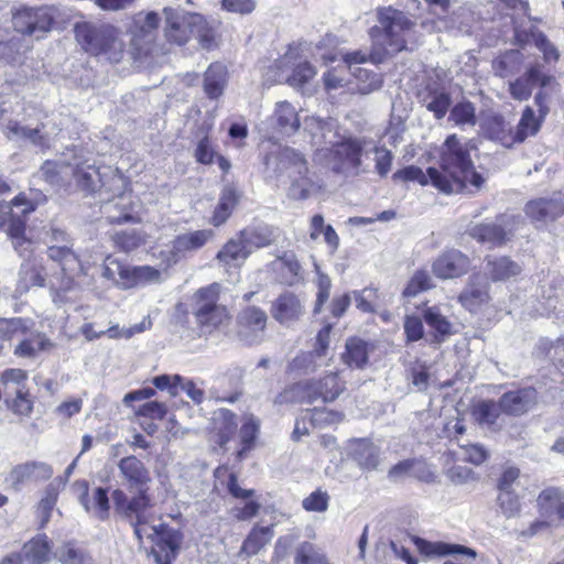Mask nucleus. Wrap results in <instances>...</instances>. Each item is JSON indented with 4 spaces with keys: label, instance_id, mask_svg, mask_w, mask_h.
<instances>
[{
    "label": "nucleus",
    "instance_id": "nucleus-53",
    "mask_svg": "<svg viewBox=\"0 0 564 564\" xmlns=\"http://www.w3.org/2000/svg\"><path fill=\"white\" fill-rule=\"evenodd\" d=\"M327 359L312 351H303L299 354L290 364V368L295 371L303 373H312L317 371L319 368L327 366Z\"/></svg>",
    "mask_w": 564,
    "mask_h": 564
},
{
    "label": "nucleus",
    "instance_id": "nucleus-58",
    "mask_svg": "<svg viewBox=\"0 0 564 564\" xmlns=\"http://www.w3.org/2000/svg\"><path fill=\"white\" fill-rule=\"evenodd\" d=\"M340 137L336 130V123L333 120H328L325 128L315 139L313 147L316 148L317 152L323 154L325 158L329 153V150L340 141Z\"/></svg>",
    "mask_w": 564,
    "mask_h": 564
},
{
    "label": "nucleus",
    "instance_id": "nucleus-12",
    "mask_svg": "<svg viewBox=\"0 0 564 564\" xmlns=\"http://www.w3.org/2000/svg\"><path fill=\"white\" fill-rule=\"evenodd\" d=\"M54 22V9L50 7L22 8L12 17L13 28L21 34L46 33Z\"/></svg>",
    "mask_w": 564,
    "mask_h": 564
},
{
    "label": "nucleus",
    "instance_id": "nucleus-43",
    "mask_svg": "<svg viewBox=\"0 0 564 564\" xmlns=\"http://www.w3.org/2000/svg\"><path fill=\"white\" fill-rule=\"evenodd\" d=\"M241 237L245 239L250 252L253 248H263L273 243L278 238V228L263 225L253 229H245Z\"/></svg>",
    "mask_w": 564,
    "mask_h": 564
},
{
    "label": "nucleus",
    "instance_id": "nucleus-20",
    "mask_svg": "<svg viewBox=\"0 0 564 564\" xmlns=\"http://www.w3.org/2000/svg\"><path fill=\"white\" fill-rule=\"evenodd\" d=\"M214 237L212 229H200L177 235L172 242L174 262L203 248Z\"/></svg>",
    "mask_w": 564,
    "mask_h": 564
},
{
    "label": "nucleus",
    "instance_id": "nucleus-62",
    "mask_svg": "<svg viewBox=\"0 0 564 564\" xmlns=\"http://www.w3.org/2000/svg\"><path fill=\"white\" fill-rule=\"evenodd\" d=\"M433 286L430 274L424 270L416 271L410 279L408 285L403 290V296L414 297L419 293L426 291Z\"/></svg>",
    "mask_w": 564,
    "mask_h": 564
},
{
    "label": "nucleus",
    "instance_id": "nucleus-9",
    "mask_svg": "<svg viewBox=\"0 0 564 564\" xmlns=\"http://www.w3.org/2000/svg\"><path fill=\"white\" fill-rule=\"evenodd\" d=\"M219 289L218 283H213L195 293L197 322L209 330L226 326L230 318L227 308L217 304Z\"/></svg>",
    "mask_w": 564,
    "mask_h": 564
},
{
    "label": "nucleus",
    "instance_id": "nucleus-46",
    "mask_svg": "<svg viewBox=\"0 0 564 564\" xmlns=\"http://www.w3.org/2000/svg\"><path fill=\"white\" fill-rule=\"evenodd\" d=\"M61 564H93L89 554L74 542L62 544L54 553Z\"/></svg>",
    "mask_w": 564,
    "mask_h": 564
},
{
    "label": "nucleus",
    "instance_id": "nucleus-5",
    "mask_svg": "<svg viewBox=\"0 0 564 564\" xmlns=\"http://www.w3.org/2000/svg\"><path fill=\"white\" fill-rule=\"evenodd\" d=\"M344 390L345 382L339 379L338 373L329 372L323 379L304 380L288 387L275 397L274 403H326L336 400Z\"/></svg>",
    "mask_w": 564,
    "mask_h": 564
},
{
    "label": "nucleus",
    "instance_id": "nucleus-60",
    "mask_svg": "<svg viewBox=\"0 0 564 564\" xmlns=\"http://www.w3.org/2000/svg\"><path fill=\"white\" fill-rule=\"evenodd\" d=\"M291 185L289 187V197L296 200L306 199L314 185L307 173L290 174Z\"/></svg>",
    "mask_w": 564,
    "mask_h": 564
},
{
    "label": "nucleus",
    "instance_id": "nucleus-51",
    "mask_svg": "<svg viewBox=\"0 0 564 564\" xmlns=\"http://www.w3.org/2000/svg\"><path fill=\"white\" fill-rule=\"evenodd\" d=\"M273 536L271 527H256L245 540L241 552L247 555L257 554Z\"/></svg>",
    "mask_w": 564,
    "mask_h": 564
},
{
    "label": "nucleus",
    "instance_id": "nucleus-4",
    "mask_svg": "<svg viewBox=\"0 0 564 564\" xmlns=\"http://www.w3.org/2000/svg\"><path fill=\"white\" fill-rule=\"evenodd\" d=\"M380 26L370 29L372 43L382 51L384 56L394 55L406 46V34L412 30L414 23L406 18L404 12L392 7L378 10Z\"/></svg>",
    "mask_w": 564,
    "mask_h": 564
},
{
    "label": "nucleus",
    "instance_id": "nucleus-44",
    "mask_svg": "<svg viewBox=\"0 0 564 564\" xmlns=\"http://www.w3.org/2000/svg\"><path fill=\"white\" fill-rule=\"evenodd\" d=\"M279 173L288 172L290 174L307 173L308 166L305 158L292 148H284L278 155Z\"/></svg>",
    "mask_w": 564,
    "mask_h": 564
},
{
    "label": "nucleus",
    "instance_id": "nucleus-38",
    "mask_svg": "<svg viewBox=\"0 0 564 564\" xmlns=\"http://www.w3.org/2000/svg\"><path fill=\"white\" fill-rule=\"evenodd\" d=\"M241 232L238 238L230 239L217 253L216 258L226 265H238L250 254Z\"/></svg>",
    "mask_w": 564,
    "mask_h": 564
},
{
    "label": "nucleus",
    "instance_id": "nucleus-56",
    "mask_svg": "<svg viewBox=\"0 0 564 564\" xmlns=\"http://www.w3.org/2000/svg\"><path fill=\"white\" fill-rule=\"evenodd\" d=\"M448 120L459 127H474L477 121L476 108L470 101L458 102L452 108Z\"/></svg>",
    "mask_w": 564,
    "mask_h": 564
},
{
    "label": "nucleus",
    "instance_id": "nucleus-2",
    "mask_svg": "<svg viewBox=\"0 0 564 564\" xmlns=\"http://www.w3.org/2000/svg\"><path fill=\"white\" fill-rule=\"evenodd\" d=\"M40 174L47 183L57 186L68 185L74 180L80 189L88 193L106 186L95 161L78 148L68 149L59 161H45Z\"/></svg>",
    "mask_w": 564,
    "mask_h": 564
},
{
    "label": "nucleus",
    "instance_id": "nucleus-16",
    "mask_svg": "<svg viewBox=\"0 0 564 564\" xmlns=\"http://www.w3.org/2000/svg\"><path fill=\"white\" fill-rule=\"evenodd\" d=\"M165 17L164 34L169 42L184 45L194 35L196 13L180 12L172 8L163 10Z\"/></svg>",
    "mask_w": 564,
    "mask_h": 564
},
{
    "label": "nucleus",
    "instance_id": "nucleus-36",
    "mask_svg": "<svg viewBox=\"0 0 564 564\" xmlns=\"http://www.w3.org/2000/svg\"><path fill=\"white\" fill-rule=\"evenodd\" d=\"M421 102L426 109L434 113L436 119H442L451 106V96L444 89L427 86L425 91L420 95Z\"/></svg>",
    "mask_w": 564,
    "mask_h": 564
},
{
    "label": "nucleus",
    "instance_id": "nucleus-22",
    "mask_svg": "<svg viewBox=\"0 0 564 564\" xmlns=\"http://www.w3.org/2000/svg\"><path fill=\"white\" fill-rule=\"evenodd\" d=\"M411 541L417 549L421 555L426 557L446 556V555H463L470 558L476 557V551L460 545L446 542H431L423 538L412 535Z\"/></svg>",
    "mask_w": 564,
    "mask_h": 564
},
{
    "label": "nucleus",
    "instance_id": "nucleus-54",
    "mask_svg": "<svg viewBox=\"0 0 564 564\" xmlns=\"http://www.w3.org/2000/svg\"><path fill=\"white\" fill-rule=\"evenodd\" d=\"M194 19V35L197 37L199 45L205 50H212L216 46V30L205 19L204 15L196 13Z\"/></svg>",
    "mask_w": 564,
    "mask_h": 564
},
{
    "label": "nucleus",
    "instance_id": "nucleus-27",
    "mask_svg": "<svg viewBox=\"0 0 564 564\" xmlns=\"http://www.w3.org/2000/svg\"><path fill=\"white\" fill-rule=\"evenodd\" d=\"M47 256L61 265V269L67 278L66 290L73 285V275L82 270L80 261L77 254L68 246H50Z\"/></svg>",
    "mask_w": 564,
    "mask_h": 564
},
{
    "label": "nucleus",
    "instance_id": "nucleus-13",
    "mask_svg": "<svg viewBox=\"0 0 564 564\" xmlns=\"http://www.w3.org/2000/svg\"><path fill=\"white\" fill-rule=\"evenodd\" d=\"M267 313L256 306H248L237 316V337L247 345L260 344L267 327Z\"/></svg>",
    "mask_w": 564,
    "mask_h": 564
},
{
    "label": "nucleus",
    "instance_id": "nucleus-28",
    "mask_svg": "<svg viewBox=\"0 0 564 564\" xmlns=\"http://www.w3.org/2000/svg\"><path fill=\"white\" fill-rule=\"evenodd\" d=\"M19 554L25 564H47L52 555L51 541L45 534H37L23 545Z\"/></svg>",
    "mask_w": 564,
    "mask_h": 564
},
{
    "label": "nucleus",
    "instance_id": "nucleus-30",
    "mask_svg": "<svg viewBox=\"0 0 564 564\" xmlns=\"http://www.w3.org/2000/svg\"><path fill=\"white\" fill-rule=\"evenodd\" d=\"M522 267L510 257H487L486 272L494 282L507 281L521 273Z\"/></svg>",
    "mask_w": 564,
    "mask_h": 564
},
{
    "label": "nucleus",
    "instance_id": "nucleus-39",
    "mask_svg": "<svg viewBox=\"0 0 564 564\" xmlns=\"http://www.w3.org/2000/svg\"><path fill=\"white\" fill-rule=\"evenodd\" d=\"M523 54L519 50H509L492 61V69L496 76L508 77L520 72L523 65Z\"/></svg>",
    "mask_w": 564,
    "mask_h": 564
},
{
    "label": "nucleus",
    "instance_id": "nucleus-32",
    "mask_svg": "<svg viewBox=\"0 0 564 564\" xmlns=\"http://www.w3.org/2000/svg\"><path fill=\"white\" fill-rule=\"evenodd\" d=\"M213 432L217 436L219 446H225L237 432L236 414L227 409H218L212 417Z\"/></svg>",
    "mask_w": 564,
    "mask_h": 564
},
{
    "label": "nucleus",
    "instance_id": "nucleus-42",
    "mask_svg": "<svg viewBox=\"0 0 564 564\" xmlns=\"http://www.w3.org/2000/svg\"><path fill=\"white\" fill-rule=\"evenodd\" d=\"M239 199V195L232 185L224 187L218 204L214 210L212 217V224L216 227L226 223L236 207Z\"/></svg>",
    "mask_w": 564,
    "mask_h": 564
},
{
    "label": "nucleus",
    "instance_id": "nucleus-35",
    "mask_svg": "<svg viewBox=\"0 0 564 564\" xmlns=\"http://www.w3.org/2000/svg\"><path fill=\"white\" fill-rule=\"evenodd\" d=\"M228 72L221 63L210 64L204 74L203 87L205 94L210 99H216L223 95L227 85Z\"/></svg>",
    "mask_w": 564,
    "mask_h": 564
},
{
    "label": "nucleus",
    "instance_id": "nucleus-37",
    "mask_svg": "<svg viewBox=\"0 0 564 564\" xmlns=\"http://www.w3.org/2000/svg\"><path fill=\"white\" fill-rule=\"evenodd\" d=\"M272 119L280 132L285 135L295 133L300 128L299 113L288 101H280L275 105Z\"/></svg>",
    "mask_w": 564,
    "mask_h": 564
},
{
    "label": "nucleus",
    "instance_id": "nucleus-52",
    "mask_svg": "<svg viewBox=\"0 0 564 564\" xmlns=\"http://www.w3.org/2000/svg\"><path fill=\"white\" fill-rule=\"evenodd\" d=\"M500 411L499 402L482 400L473 406V416L479 425L492 427L497 423Z\"/></svg>",
    "mask_w": 564,
    "mask_h": 564
},
{
    "label": "nucleus",
    "instance_id": "nucleus-45",
    "mask_svg": "<svg viewBox=\"0 0 564 564\" xmlns=\"http://www.w3.org/2000/svg\"><path fill=\"white\" fill-rule=\"evenodd\" d=\"M477 280L478 278H473L459 295V302L469 311H474L489 299L487 285L478 283Z\"/></svg>",
    "mask_w": 564,
    "mask_h": 564
},
{
    "label": "nucleus",
    "instance_id": "nucleus-33",
    "mask_svg": "<svg viewBox=\"0 0 564 564\" xmlns=\"http://www.w3.org/2000/svg\"><path fill=\"white\" fill-rule=\"evenodd\" d=\"M372 349L373 347L370 344L360 338H348L341 360L349 368L362 369L368 364L369 354Z\"/></svg>",
    "mask_w": 564,
    "mask_h": 564
},
{
    "label": "nucleus",
    "instance_id": "nucleus-40",
    "mask_svg": "<svg viewBox=\"0 0 564 564\" xmlns=\"http://www.w3.org/2000/svg\"><path fill=\"white\" fill-rule=\"evenodd\" d=\"M272 269L278 272L280 283L294 284L301 272V264L293 253H284L272 262Z\"/></svg>",
    "mask_w": 564,
    "mask_h": 564
},
{
    "label": "nucleus",
    "instance_id": "nucleus-47",
    "mask_svg": "<svg viewBox=\"0 0 564 564\" xmlns=\"http://www.w3.org/2000/svg\"><path fill=\"white\" fill-rule=\"evenodd\" d=\"M543 120L544 119H541L540 117L536 118L534 110L530 106H527L516 130L513 131L516 143H521L528 137L536 134Z\"/></svg>",
    "mask_w": 564,
    "mask_h": 564
},
{
    "label": "nucleus",
    "instance_id": "nucleus-63",
    "mask_svg": "<svg viewBox=\"0 0 564 564\" xmlns=\"http://www.w3.org/2000/svg\"><path fill=\"white\" fill-rule=\"evenodd\" d=\"M315 75V67L305 61L294 66L292 74L286 77V82L292 87H301L314 78Z\"/></svg>",
    "mask_w": 564,
    "mask_h": 564
},
{
    "label": "nucleus",
    "instance_id": "nucleus-6",
    "mask_svg": "<svg viewBox=\"0 0 564 564\" xmlns=\"http://www.w3.org/2000/svg\"><path fill=\"white\" fill-rule=\"evenodd\" d=\"M75 35L80 46L91 55L110 63H118L123 57L124 44L112 25L80 23L75 26Z\"/></svg>",
    "mask_w": 564,
    "mask_h": 564
},
{
    "label": "nucleus",
    "instance_id": "nucleus-64",
    "mask_svg": "<svg viewBox=\"0 0 564 564\" xmlns=\"http://www.w3.org/2000/svg\"><path fill=\"white\" fill-rule=\"evenodd\" d=\"M539 503L543 508H555L558 518L564 521V496L556 488H547L539 496Z\"/></svg>",
    "mask_w": 564,
    "mask_h": 564
},
{
    "label": "nucleus",
    "instance_id": "nucleus-21",
    "mask_svg": "<svg viewBox=\"0 0 564 564\" xmlns=\"http://www.w3.org/2000/svg\"><path fill=\"white\" fill-rule=\"evenodd\" d=\"M161 22V18L156 12H139L133 17L130 29L131 42L138 50H142L143 45L150 44L154 40L155 32Z\"/></svg>",
    "mask_w": 564,
    "mask_h": 564
},
{
    "label": "nucleus",
    "instance_id": "nucleus-24",
    "mask_svg": "<svg viewBox=\"0 0 564 564\" xmlns=\"http://www.w3.org/2000/svg\"><path fill=\"white\" fill-rule=\"evenodd\" d=\"M270 312L280 324L290 325L303 315L304 308L295 294L285 292L272 303Z\"/></svg>",
    "mask_w": 564,
    "mask_h": 564
},
{
    "label": "nucleus",
    "instance_id": "nucleus-15",
    "mask_svg": "<svg viewBox=\"0 0 564 564\" xmlns=\"http://www.w3.org/2000/svg\"><path fill=\"white\" fill-rule=\"evenodd\" d=\"M151 531V542L156 562L159 564H170L180 549L182 533L165 524L153 525Z\"/></svg>",
    "mask_w": 564,
    "mask_h": 564
},
{
    "label": "nucleus",
    "instance_id": "nucleus-3",
    "mask_svg": "<svg viewBox=\"0 0 564 564\" xmlns=\"http://www.w3.org/2000/svg\"><path fill=\"white\" fill-rule=\"evenodd\" d=\"M117 466L121 484L133 496L129 497L123 489H115L111 492L115 513L118 517H132L145 511L151 506L148 494L152 481L150 470L133 455L121 458Z\"/></svg>",
    "mask_w": 564,
    "mask_h": 564
},
{
    "label": "nucleus",
    "instance_id": "nucleus-23",
    "mask_svg": "<svg viewBox=\"0 0 564 564\" xmlns=\"http://www.w3.org/2000/svg\"><path fill=\"white\" fill-rule=\"evenodd\" d=\"M538 394L533 388L508 391L499 399L501 411L509 415H521L536 403Z\"/></svg>",
    "mask_w": 564,
    "mask_h": 564
},
{
    "label": "nucleus",
    "instance_id": "nucleus-31",
    "mask_svg": "<svg viewBox=\"0 0 564 564\" xmlns=\"http://www.w3.org/2000/svg\"><path fill=\"white\" fill-rule=\"evenodd\" d=\"M423 319L432 329L434 339L442 343L453 334V324L438 305L426 306L423 308Z\"/></svg>",
    "mask_w": 564,
    "mask_h": 564
},
{
    "label": "nucleus",
    "instance_id": "nucleus-55",
    "mask_svg": "<svg viewBox=\"0 0 564 564\" xmlns=\"http://www.w3.org/2000/svg\"><path fill=\"white\" fill-rule=\"evenodd\" d=\"M295 564H328L325 554L319 547L310 542L297 545L294 556Z\"/></svg>",
    "mask_w": 564,
    "mask_h": 564
},
{
    "label": "nucleus",
    "instance_id": "nucleus-57",
    "mask_svg": "<svg viewBox=\"0 0 564 564\" xmlns=\"http://www.w3.org/2000/svg\"><path fill=\"white\" fill-rule=\"evenodd\" d=\"M58 494V487L55 484H50L46 487L45 496L41 499L37 506L40 528H43L48 523L52 511L57 502Z\"/></svg>",
    "mask_w": 564,
    "mask_h": 564
},
{
    "label": "nucleus",
    "instance_id": "nucleus-41",
    "mask_svg": "<svg viewBox=\"0 0 564 564\" xmlns=\"http://www.w3.org/2000/svg\"><path fill=\"white\" fill-rule=\"evenodd\" d=\"M351 457L364 469H375L379 464V449L371 442L359 440L351 445Z\"/></svg>",
    "mask_w": 564,
    "mask_h": 564
},
{
    "label": "nucleus",
    "instance_id": "nucleus-1",
    "mask_svg": "<svg viewBox=\"0 0 564 564\" xmlns=\"http://www.w3.org/2000/svg\"><path fill=\"white\" fill-rule=\"evenodd\" d=\"M431 184L445 194H456L468 188L470 184L479 189L485 180L474 170L467 143L456 134L446 138L441 147L440 169H427Z\"/></svg>",
    "mask_w": 564,
    "mask_h": 564
},
{
    "label": "nucleus",
    "instance_id": "nucleus-48",
    "mask_svg": "<svg viewBox=\"0 0 564 564\" xmlns=\"http://www.w3.org/2000/svg\"><path fill=\"white\" fill-rule=\"evenodd\" d=\"M30 330V323L25 318L17 317L0 321V351L4 348V343L12 339H19Z\"/></svg>",
    "mask_w": 564,
    "mask_h": 564
},
{
    "label": "nucleus",
    "instance_id": "nucleus-26",
    "mask_svg": "<svg viewBox=\"0 0 564 564\" xmlns=\"http://www.w3.org/2000/svg\"><path fill=\"white\" fill-rule=\"evenodd\" d=\"M481 130L486 138L506 148L516 144L512 127L501 116H488L481 123Z\"/></svg>",
    "mask_w": 564,
    "mask_h": 564
},
{
    "label": "nucleus",
    "instance_id": "nucleus-14",
    "mask_svg": "<svg viewBox=\"0 0 564 564\" xmlns=\"http://www.w3.org/2000/svg\"><path fill=\"white\" fill-rule=\"evenodd\" d=\"M552 80L553 76L544 73L541 64H531L521 76L509 82V94L514 100L524 101L532 96L535 86L545 88Z\"/></svg>",
    "mask_w": 564,
    "mask_h": 564
},
{
    "label": "nucleus",
    "instance_id": "nucleus-8",
    "mask_svg": "<svg viewBox=\"0 0 564 564\" xmlns=\"http://www.w3.org/2000/svg\"><path fill=\"white\" fill-rule=\"evenodd\" d=\"M524 224L521 215L502 214L494 223H482L470 229V236L481 243L501 247L512 240Z\"/></svg>",
    "mask_w": 564,
    "mask_h": 564
},
{
    "label": "nucleus",
    "instance_id": "nucleus-19",
    "mask_svg": "<svg viewBox=\"0 0 564 564\" xmlns=\"http://www.w3.org/2000/svg\"><path fill=\"white\" fill-rule=\"evenodd\" d=\"M53 475L51 465L44 462H26L17 465L9 475L12 487L19 490L28 482L47 480Z\"/></svg>",
    "mask_w": 564,
    "mask_h": 564
},
{
    "label": "nucleus",
    "instance_id": "nucleus-49",
    "mask_svg": "<svg viewBox=\"0 0 564 564\" xmlns=\"http://www.w3.org/2000/svg\"><path fill=\"white\" fill-rule=\"evenodd\" d=\"M351 74L357 80L356 89L361 95L371 94L382 87L383 79L381 74L360 66H356Z\"/></svg>",
    "mask_w": 564,
    "mask_h": 564
},
{
    "label": "nucleus",
    "instance_id": "nucleus-18",
    "mask_svg": "<svg viewBox=\"0 0 564 564\" xmlns=\"http://www.w3.org/2000/svg\"><path fill=\"white\" fill-rule=\"evenodd\" d=\"M469 265L466 254L456 249H449L434 260L432 271L440 279H455L467 273Z\"/></svg>",
    "mask_w": 564,
    "mask_h": 564
},
{
    "label": "nucleus",
    "instance_id": "nucleus-34",
    "mask_svg": "<svg viewBox=\"0 0 564 564\" xmlns=\"http://www.w3.org/2000/svg\"><path fill=\"white\" fill-rule=\"evenodd\" d=\"M110 264L116 265L122 279H128L133 284H155L164 280L163 272L150 265L123 268L117 261H111Z\"/></svg>",
    "mask_w": 564,
    "mask_h": 564
},
{
    "label": "nucleus",
    "instance_id": "nucleus-7",
    "mask_svg": "<svg viewBox=\"0 0 564 564\" xmlns=\"http://www.w3.org/2000/svg\"><path fill=\"white\" fill-rule=\"evenodd\" d=\"M35 209L34 204L19 194L10 203L0 202V230L6 229L15 250L25 249L30 242L25 239V216Z\"/></svg>",
    "mask_w": 564,
    "mask_h": 564
},
{
    "label": "nucleus",
    "instance_id": "nucleus-11",
    "mask_svg": "<svg viewBox=\"0 0 564 564\" xmlns=\"http://www.w3.org/2000/svg\"><path fill=\"white\" fill-rule=\"evenodd\" d=\"M365 142L355 138H341L326 155L328 166L336 173L358 174Z\"/></svg>",
    "mask_w": 564,
    "mask_h": 564
},
{
    "label": "nucleus",
    "instance_id": "nucleus-59",
    "mask_svg": "<svg viewBox=\"0 0 564 564\" xmlns=\"http://www.w3.org/2000/svg\"><path fill=\"white\" fill-rule=\"evenodd\" d=\"M372 45V51L369 54L361 50L343 54V59L350 72H352L356 66H360V64L368 61L375 64L382 62V59L386 57L384 54H382V51L379 48V46H376L373 43Z\"/></svg>",
    "mask_w": 564,
    "mask_h": 564
},
{
    "label": "nucleus",
    "instance_id": "nucleus-50",
    "mask_svg": "<svg viewBox=\"0 0 564 564\" xmlns=\"http://www.w3.org/2000/svg\"><path fill=\"white\" fill-rule=\"evenodd\" d=\"M260 430V420L253 414L243 417L242 425L239 431L242 448L238 451V457L243 458L245 453L253 447L254 441Z\"/></svg>",
    "mask_w": 564,
    "mask_h": 564
},
{
    "label": "nucleus",
    "instance_id": "nucleus-25",
    "mask_svg": "<svg viewBox=\"0 0 564 564\" xmlns=\"http://www.w3.org/2000/svg\"><path fill=\"white\" fill-rule=\"evenodd\" d=\"M524 212L532 221L547 224L564 214V204L555 198H539L529 202Z\"/></svg>",
    "mask_w": 564,
    "mask_h": 564
},
{
    "label": "nucleus",
    "instance_id": "nucleus-29",
    "mask_svg": "<svg viewBox=\"0 0 564 564\" xmlns=\"http://www.w3.org/2000/svg\"><path fill=\"white\" fill-rule=\"evenodd\" d=\"M19 340L13 354L20 358H35L41 351L50 350L54 346L51 339L40 332H28Z\"/></svg>",
    "mask_w": 564,
    "mask_h": 564
},
{
    "label": "nucleus",
    "instance_id": "nucleus-10",
    "mask_svg": "<svg viewBox=\"0 0 564 564\" xmlns=\"http://www.w3.org/2000/svg\"><path fill=\"white\" fill-rule=\"evenodd\" d=\"M61 130L54 118H47L34 128L21 126L14 120H9L2 126V131L9 140L28 141L41 149L50 148L53 139Z\"/></svg>",
    "mask_w": 564,
    "mask_h": 564
},
{
    "label": "nucleus",
    "instance_id": "nucleus-17",
    "mask_svg": "<svg viewBox=\"0 0 564 564\" xmlns=\"http://www.w3.org/2000/svg\"><path fill=\"white\" fill-rule=\"evenodd\" d=\"M111 185L118 189L113 200H108L102 205V213L110 224L128 223L133 219L130 214L131 197L127 195L126 182L122 176L113 174Z\"/></svg>",
    "mask_w": 564,
    "mask_h": 564
},
{
    "label": "nucleus",
    "instance_id": "nucleus-61",
    "mask_svg": "<svg viewBox=\"0 0 564 564\" xmlns=\"http://www.w3.org/2000/svg\"><path fill=\"white\" fill-rule=\"evenodd\" d=\"M151 321L144 318L142 322L134 324L130 327H120L118 324L111 325L106 330H102V336L106 335L111 339L124 338L129 339L135 334H140L144 332L147 328H150Z\"/></svg>",
    "mask_w": 564,
    "mask_h": 564
}]
</instances>
